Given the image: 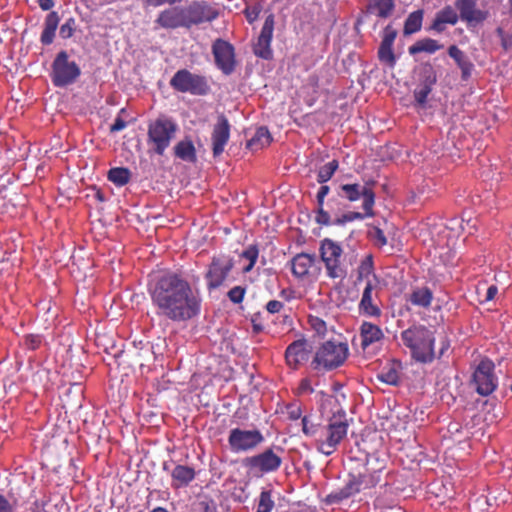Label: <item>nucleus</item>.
Returning <instances> with one entry per match:
<instances>
[{
	"mask_svg": "<svg viewBox=\"0 0 512 512\" xmlns=\"http://www.w3.org/2000/svg\"><path fill=\"white\" fill-rule=\"evenodd\" d=\"M348 345L343 342L326 341L316 351L315 368L331 370L341 366L348 357Z\"/></svg>",
	"mask_w": 512,
	"mask_h": 512,
	"instance_id": "obj_6",
	"label": "nucleus"
},
{
	"mask_svg": "<svg viewBox=\"0 0 512 512\" xmlns=\"http://www.w3.org/2000/svg\"><path fill=\"white\" fill-rule=\"evenodd\" d=\"M378 378L380 381L389 384V385H396L399 382V374L396 369L394 368H388L387 370H383L379 375Z\"/></svg>",
	"mask_w": 512,
	"mask_h": 512,
	"instance_id": "obj_44",
	"label": "nucleus"
},
{
	"mask_svg": "<svg viewBox=\"0 0 512 512\" xmlns=\"http://www.w3.org/2000/svg\"><path fill=\"white\" fill-rule=\"evenodd\" d=\"M457 8L461 18L468 22H481L486 18L483 11L476 9V0H459Z\"/></svg>",
	"mask_w": 512,
	"mask_h": 512,
	"instance_id": "obj_23",
	"label": "nucleus"
},
{
	"mask_svg": "<svg viewBox=\"0 0 512 512\" xmlns=\"http://www.w3.org/2000/svg\"><path fill=\"white\" fill-rule=\"evenodd\" d=\"M230 138V125L224 115H220L212 132V150L215 157L221 155Z\"/></svg>",
	"mask_w": 512,
	"mask_h": 512,
	"instance_id": "obj_21",
	"label": "nucleus"
},
{
	"mask_svg": "<svg viewBox=\"0 0 512 512\" xmlns=\"http://www.w3.org/2000/svg\"><path fill=\"white\" fill-rule=\"evenodd\" d=\"M498 33L501 37V43L505 50H508L512 47V34H504L502 29H498Z\"/></svg>",
	"mask_w": 512,
	"mask_h": 512,
	"instance_id": "obj_55",
	"label": "nucleus"
},
{
	"mask_svg": "<svg viewBox=\"0 0 512 512\" xmlns=\"http://www.w3.org/2000/svg\"><path fill=\"white\" fill-rule=\"evenodd\" d=\"M75 31V19L69 18L64 24L61 25L59 34L63 39L72 37Z\"/></svg>",
	"mask_w": 512,
	"mask_h": 512,
	"instance_id": "obj_45",
	"label": "nucleus"
},
{
	"mask_svg": "<svg viewBox=\"0 0 512 512\" xmlns=\"http://www.w3.org/2000/svg\"><path fill=\"white\" fill-rule=\"evenodd\" d=\"M108 179L117 186H124L130 180V171L123 167L112 168L108 173Z\"/></svg>",
	"mask_w": 512,
	"mask_h": 512,
	"instance_id": "obj_34",
	"label": "nucleus"
},
{
	"mask_svg": "<svg viewBox=\"0 0 512 512\" xmlns=\"http://www.w3.org/2000/svg\"><path fill=\"white\" fill-rule=\"evenodd\" d=\"M432 299V292L427 287H421L411 293L409 301L415 306L427 308L430 306Z\"/></svg>",
	"mask_w": 512,
	"mask_h": 512,
	"instance_id": "obj_32",
	"label": "nucleus"
},
{
	"mask_svg": "<svg viewBox=\"0 0 512 512\" xmlns=\"http://www.w3.org/2000/svg\"><path fill=\"white\" fill-rule=\"evenodd\" d=\"M180 2H182V0H144V4L150 7H160L163 5L173 6Z\"/></svg>",
	"mask_w": 512,
	"mask_h": 512,
	"instance_id": "obj_50",
	"label": "nucleus"
},
{
	"mask_svg": "<svg viewBox=\"0 0 512 512\" xmlns=\"http://www.w3.org/2000/svg\"><path fill=\"white\" fill-rule=\"evenodd\" d=\"M376 286L375 281L367 279L358 305L359 312L365 316L379 317L381 315V310L375 302L377 298Z\"/></svg>",
	"mask_w": 512,
	"mask_h": 512,
	"instance_id": "obj_17",
	"label": "nucleus"
},
{
	"mask_svg": "<svg viewBox=\"0 0 512 512\" xmlns=\"http://www.w3.org/2000/svg\"><path fill=\"white\" fill-rule=\"evenodd\" d=\"M127 126L126 121H124L121 117H117L114 121V123L110 127L111 132H119L125 129Z\"/></svg>",
	"mask_w": 512,
	"mask_h": 512,
	"instance_id": "obj_56",
	"label": "nucleus"
},
{
	"mask_svg": "<svg viewBox=\"0 0 512 512\" xmlns=\"http://www.w3.org/2000/svg\"><path fill=\"white\" fill-rule=\"evenodd\" d=\"M148 292L159 317L185 322L201 312L198 279L189 282L178 273L166 272L151 279Z\"/></svg>",
	"mask_w": 512,
	"mask_h": 512,
	"instance_id": "obj_1",
	"label": "nucleus"
},
{
	"mask_svg": "<svg viewBox=\"0 0 512 512\" xmlns=\"http://www.w3.org/2000/svg\"><path fill=\"white\" fill-rule=\"evenodd\" d=\"M28 341H29L28 345L32 349H35L36 347H38V345L41 342V340L38 336H33V335L28 338Z\"/></svg>",
	"mask_w": 512,
	"mask_h": 512,
	"instance_id": "obj_62",
	"label": "nucleus"
},
{
	"mask_svg": "<svg viewBox=\"0 0 512 512\" xmlns=\"http://www.w3.org/2000/svg\"><path fill=\"white\" fill-rule=\"evenodd\" d=\"M312 346L305 340H297L292 342L286 349L285 358L287 364L292 368H297L299 365L308 361Z\"/></svg>",
	"mask_w": 512,
	"mask_h": 512,
	"instance_id": "obj_18",
	"label": "nucleus"
},
{
	"mask_svg": "<svg viewBox=\"0 0 512 512\" xmlns=\"http://www.w3.org/2000/svg\"><path fill=\"white\" fill-rule=\"evenodd\" d=\"M175 156L187 162L196 160V150L190 139H184L178 142L174 147Z\"/></svg>",
	"mask_w": 512,
	"mask_h": 512,
	"instance_id": "obj_30",
	"label": "nucleus"
},
{
	"mask_svg": "<svg viewBox=\"0 0 512 512\" xmlns=\"http://www.w3.org/2000/svg\"><path fill=\"white\" fill-rule=\"evenodd\" d=\"M288 415L292 420H297L302 415L301 407L297 404H292L288 407Z\"/></svg>",
	"mask_w": 512,
	"mask_h": 512,
	"instance_id": "obj_53",
	"label": "nucleus"
},
{
	"mask_svg": "<svg viewBox=\"0 0 512 512\" xmlns=\"http://www.w3.org/2000/svg\"><path fill=\"white\" fill-rule=\"evenodd\" d=\"M178 131L177 123L161 115L148 124V143L157 155H163Z\"/></svg>",
	"mask_w": 512,
	"mask_h": 512,
	"instance_id": "obj_5",
	"label": "nucleus"
},
{
	"mask_svg": "<svg viewBox=\"0 0 512 512\" xmlns=\"http://www.w3.org/2000/svg\"><path fill=\"white\" fill-rule=\"evenodd\" d=\"M370 237L374 241L375 245L379 247H383L387 244V239L383 231L379 228H373V230L370 231Z\"/></svg>",
	"mask_w": 512,
	"mask_h": 512,
	"instance_id": "obj_48",
	"label": "nucleus"
},
{
	"mask_svg": "<svg viewBox=\"0 0 512 512\" xmlns=\"http://www.w3.org/2000/svg\"><path fill=\"white\" fill-rule=\"evenodd\" d=\"M257 17V14H254V13H247V18L249 20V22H252L254 21V19Z\"/></svg>",
	"mask_w": 512,
	"mask_h": 512,
	"instance_id": "obj_63",
	"label": "nucleus"
},
{
	"mask_svg": "<svg viewBox=\"0 0 512 512\" xmlns=\"http://www.w3.org/2000/svg\"><path fill=\"white\" fill-rule=\"evenodd\" d=\"M244 295H245V290L243 288H241L240 286L233 287L228 292L229 299L235 304L241 303L244 298Z\"/></svg>",
	"mask_w": 512,
	"mask_h": 512,
	"instance_id": "obj_49",
	"label": "nucleus"
},
{
	"mask_svg": "<svg viewBox=\"0 0 512 512\" xmlns=\"http://www.w3.org/2000/svg\"><path fill=\"white\" fill-rule=\"evenodd\" d=\"M403 345L409 349L411 358L422 364L435 359V337L425 326H412L401 333Z\"/></svg>",
	"mask_w": 512,
	"mask_h": 512,
	"instance_id": "obj_3",
	"label": "nucleus"
},
{
	"mask_svg": "<svg viewBox=\"0 0 512 512\" xmlns=\"http://www.w3.org/2000/svg\"><path fill=\"white\" fill-rule=\"evenodd\" d=\"M396 38V32L393 29L386 28L381 41L378 57L381 63L393 67L396 63V57L393 52V43Z\"/></svg>",
	"mask_w": 512,
	"mask_h": 512,
	"instance_id": "obj_22",
	"label": "nucleus"
},
{
	"mask_svg": "<svg viewBox=\"0 0 512 512\" xmlns=\"http://www.w3.org/2000/svg\"><path fill=\"white\" fill-rule=\"evenodd\" d=\"M448 54L451 58L454 59L457 66L460 68L462 72V78L467 79L468 77H470L473 69V64L469 61L464 52L460 50L457 46L452 45L448 49Z\"/></svg>",
	"mask_w": 512,
	"mask_h": 512,
	"instance_id": "obj_26",
	"label": "nucleus"
},
{
	"mask_svg": "<svg viewBox=\"0 0 512 512\" xmlns=\"http://www.w3.org/2000/svg\"><path fill=\"white\" fill-rule=\"evenodd\" d=\"M196 473L192 467L177 465L171 472L172 487L181 488L188 486L194 479Z\"/></svg>",
	"mask_w": 512,
	"mask_h": 512,
	"instance_id": "obj_24",
	"label": "nucleus"
},
{
	"mask_svg": "<svg viewBox=\"0 0 512 512\" xmlns=\"http://www.w3.org/2000/svg\"><path fill=\"white\" fill-rule=\"evenodd\" d=\"M155 23L165 29L187 28L186 10L179 6L164 9L159 13Z\"/></svg>",
	"mask_w": 512,
	"mask_h": 512,
	"instance_id": "obj_15",
	"label": "nucleus"
},
{
	"mask_svg": "<svg viewBox=\"0 0 512 512\" xmlns=\"http://www.w3.org/2000/svg\"><path fill=\"white\" fill-rule=\"evenodd\" d=\"M373 185V181L342 184L339 186L338 195L340 198L349 202L362 200V208L366 211V216H373V207L375 204Z\"/></svg>",
	"mask_w": 512,
	"mask_h": 512,
	"instance_id": "obj_8",
	"label": "nucleus"
},
{
	"mask_svg": "<svg viewBox=\"0 0 512 512\" xmlns=\"http://www.w3.org/2000/svg\"><path fill=\"white\" fill-rule=\"evenodd\" d=\"M258 249L256 246H249L243 253L241 254V258L248 261V264L243 267V272L247 273L252 270L254 267L257 258H258Z\"/></svg>",
	"mask_w": 512,
	"mask_h": 512,
	"instance_id": "obj_40",
	"label": "nucleus"
},
{
	"mask_svg": "<svg viewBox=\"0 0 512 512\" xmlns=\"http://www.w3.org/2000/svg\"><path fill=\"white\" fill-rule=\"evenodd\" d=\"M432 81L425 82L421 86L417 87L414 91V98L419 106H424L427 101V97L432 90Z\"/></svg>",
	"mask_w": 512,
	"mask_h": 512,
	"instance_id": "obj_39",
	"label": "nucleus"
},
{
	"mask_svg": "<svg viewBox=\"0 0 512 512\" xmlns=\"http://www.w3.org/2000/svg\"><path fill=\"white\" fill-rule=\"evenodd\" d=\"M466 227L464 226V221L460 219H452L448 226L445 227V230L455 231L456 233L458 230H465Z\"/></svg>",
	"mask_w": 512,
	"mask_h": 512,
	"instance_id": "obj_52",
	"label": "nucleus"
},
{
	"mask_svg": "<svg viewBox=\"0 0 512 512\" xmlns=\"http://www.w3.org/2000/svg\"><path fill=\"white\" fill-rule=\"evenodd\" d=\"M457 20L458 16L456 11L452 7L448 6L437 13L432 24V28L437 32H442L445 28V24L454 25L457 23Z\"/></svg>",
	"mask_w": 512,
	"mask_h": 512,
	"instance_id": "obj_29",
	"label": "nucleus"
},
{
	"mask_svg": "<svg viewBox=\"0 0 512 512\" xmlns=\"http://www.w3.org/2000/svg\"><path fill=\"white\" fill-rule=\"evenodd\" d=\"M373 272L372 256L368 255L358 267V279L368 278Z\"/></svg>",
	"mask_w": 512,
	"mask_h": 512,
	"instance_id": "obj_43",
	"label": "nucleus"
},
{
	"mask_svg": "<svg viewBox=\"0 0 512 512\" xmlns=\"http://www.w3.org/2000/svg\"><path fill=\"white\" fill-rule=\"evenodd\" d=\"M199 506L203 512H216V506L213 501H201Z\"/></svg>",
	"mask_w": 512,
	"mask_h": 512,
	"instance_id": "obj_57",
	"label": "nucleus"
},
{
	"mask_svg": "<svg viewBox=\"0 0 512 512\" xmlns=\"http://www.w3.org/2000/svg\"><path fill=\"white\" fill-rule=\"evenodd\" d=\"M361 345L363 348L380 341L383 338L382 330L375 324L363 322L360 327Z\"/></svg>",
	"mask_w": 512,
	"mask_h": 512,
	"instance_id": "obj_25",
	"label": "nucleus"
},
{
	"mask_svg": "<svg viewBox=\"0 0 512 512\" xmlns=\"http://www.w3.org/2000/svg\"><path fill=\"white\" fill-rule=\"evenodd\" d=\"M349 422L345 412L334 414L328 424L320 430L307 416L302 418V431L306 436L316 438L318 452L329 456L333 454L340 443L346 438Z\"/></svg>",
	"mask_w": 512,
	"mask_h": 512,
	"instance_id": "obj_2",
	"label": "nucleus"
},
{
	"mask_svg": "<svg viewBox=\"0 0 512 512\" xmlns=\"http://www.w3.org/2000/svg\"><path fill=\"white\" fill-rule=\"evenodd\" d=\"M80 75L78 65L68 60V54L61 51L53 62V83L58 87H63L73 83Z\"/></svg>",
	"mask_w": 512,
	"mask_h": 512,
	"instance_id": "obj_10",
	"label": "nucleus"
},
{
	"mask_svg": "<svg viewBox=\"0 0 512 512\" xmlns=\"http://www.w3.org/2000/svg\"><path fill=\"white\" fill-rule=\"evenodd\" d=\"M394 8L393 0H371V9L379 17H388Z\"/></svg>",
	"mask_w": 512,
	"mask_h": 512,
	"instance_id": "obj_36",
	"label": "nucleus"
},
{
	"mask_svg": "<svg viewBox=\"0 0 512 512\" xmlns=\"http://www.w3.org/2000/svg\"><path fill=\"white\" fill-rule=\"evenodd\" d=\"M283 308V303L278 300H271L266 304V309L269 313H278Z\"/></svg>",
	"mask_w": 512,
	"mask_h": 512,
	"instance_id": "obj_54",
	"label": "nucleus"
},
{
	"mask_svg": "<svg viewBox=\"0 0 512 512\" xmlns=\"http://www.w3.org/2000/svg\"><path fill=\"white\" fill-rule=\"evenodd\" d=\"M347 498H349L347 493L342 488H340L338 490L331 492L330 494H328L326 496V503L327 504H335V503H339L342 500L347 499Z\"/></svg>",
	"mask_w": 512,
	"mask_h": 512,
	"instance_id": "obj_47",
	"label": "nucleus"
},
{
	"mask_svg": "<svg viewBox=\"0 0 512 512\" xmlns=\"http://www.w3.org/2000/svg\"><path fill=\"white\" fill-rule=\"evenodd\" d=\"M274 30V17L269 15L262 26L257 42L254 45V53L263 59L272 57L271 41Z\"/></svg>",
	"mask_w": 512,
	"mask_h": 512,
	"instance_id": "obj_16",
	"label": "nucleus"
},
{
	"mask_svg": "<svg viewBox=\"0 0 512 512\" xmlns=\"http://www.w3.org/2000/svg\"><path fill=\"white\" fill-rule=\"evenodd\" d=\"M271 142V135L266 127H259L255 135L249 140L248 146L251 149H261Z\"/></svg>",
	"mask_w": 512,
	"mask_h": 512,
	"instance_id": "obj_33",
	"label": "nucleus"
},
{
	"mask_svg": "<svg viewBox=\"0 0 512 512\" xmlns=\"http://www.w3.org/2000/svg\"><path fill=\"white\" fill-rule=\"evenodd\" d=\"M366 216V211L364 213L360 212H348L343 214L342 216H337L335 219L331 220V224L334 225H344L347 222H352L355 220H363Z\"/></svg>",
	"mask_w": 512,
	"mask_h": 512,
	"instance_id": "obj_41",
	"label": "nucleus"
},
{
	"mask_svg": "<svg viewBox=\"0 0 512 512\" xmlns=\"http://www.w3.org/2000/svg\"><path fill=\"white\" fill-rule=\"evenodd\" d=\"M498 292V289L495 285H491L486 292L485 301L493 300Z\"/></svg>",
	"mask_w": 512,
	"mask_h": 512,
	"instance_id": "obj_60",
	"label": "nucleus"
},
{
	"mask_svg": "<svg viewBox=\"0 0 512 512\" xmlns=\"http://www.w3.org/2000/svg\"><path fill=\"white\" fill-rule=\"evenodd\" d=\"M232 268L233 261L230 257L220 256L213 258L205 274L208 289L213 290L220 287L226 280Z\"/></svg>",
	"mask_w": 512,
	"mask_h": 512,
	"instance_id": "obj_13",
	"label": "nucleus"
},
{
	"mask_svg": "<svg viewBox=\"0 0 512 512\" xmlns=\"http://www.w3.org/2000/svg\"><path fill=\"white\" fill-rule=\"evenodd\" d=\"M440 45L436 40L431 38H425L418 40L415 44L409 47V53L415 55L417 53L426 52L432 54L437 50L441 49Z\"/></svg>",
	"mask_w": 512,
	"mask_h": 512,
	"instance_id": "obj_31",
	"label": "nucleus"
},
{
	"mask_svg": "<svg viewBox=\"0 0 512 512\" xmlns=\"http://www.w3.org/2000/svg\"><path fill=\"white\" fill-rule=\"evenodd\" d=\"M59 24V16L57 12H50L45 19L44 29L41 34V42L44 45H49L53 42L55 32Z\"/></svg>",
	"mask_w": 512,
	"mask_h": 512,
	"instance_id": "obj_28",
	"label": "nucleus"
},
{
	"mask_svg": "<svg viewBox=\"0 0 512 512\" xmlns=\"http://www.w3.org/2000/svg\"><path fill=\"white\" fill-rule=\"evenodd\" d=\"M0 512H13L12 505L2 495H0Z\"/></svg>",
	"mask_w": 512,
	"mask_h": 512,
	"instance_id": "obj_58",
	"label": "nucleus"
},
{
	"mask_svg": "<svg viewBox=\"0 0 512 512\" xmlns=\"http://www.w3.org/2000/svg\"><path fill=\"white\" fill-rule=\"evenodd\" d=\"M170 84L180 92L203 95L207 92L208 86L205 79L199 75L190 73L187 70L178 71L171 79Z\"/></svg>",
	"mask_w": 512,
	"mask_h": 512,
	"instance_id": "obj_11",
	"label": "nucleus"
},
{
	"mask_svg": "<svg viewBox=\"0 0 512 512\" xmlns=\"http://www.w3.org/2000/svg\"><path fill=\"white\" fill-rule=\"evenodd\" d=\"M264 441V436L258 429L233 428L229 432L228 445L233 453L249 452Z\"/></svg>",
	"mask_w": 512,
	"mask_h": 512,
	"instance_id": "obj_9",
	"label": "nucleus"
},
{
	"mask_svg": "<svg viewBox=\"0 0 512 512\" xmlns=\"http://www.w3.org/2000/svg\"><path fill=\"white\" fill-rule=\"evenodd\" d=\"M274 501L270 491H262L259 497L257 512H271Z\"/></svg>",
	"mask_w": 512,
	"mask_h": 512,
	"instance_id": "obj_42",
	"label": "nucleus"
},
{
	"mask_svg": "<svg viewBox=\"0 0 512 512\" xmlns=\"http://www.w3.org/2000/svg\"><path fill=\"white\" fill-rule=\"evenodd\" d=\"M313 391H314V389L312 388V385H311V382L309 379H303L297 388V393L300 395L311 394V393H313Z\"/></svg>",
	"mask_w": 512,
	"mask_h": 512,
	"instance_id": "obj_51",
	"label": "nucleus"
},
{
	"mask_svg": "<svg viewBox=\"0 0 512 512\" xmlns=\"http://www.w3.org/2000/svg\"><path fill=\"white\" fill-rule=\"evenodd\" d=\"M423 14L422 11H415L411 13L405 21L404 32L405 34H413L421 29Z\"/></svg>",
	"mask_w": 512,
	"mask_h": 512,
	"instance_id": "obj_35",
	"label": "nucleus"
},
{
	"mask_svg": "<svg viewBox=\"0 0 512 512\" xmlns=\"http://www.w3.org/2000/svg\"><path fill=\"white\" fill-rule=\"evenodd\" d=\"M38 4L44 11H48L54 6L53 0H38Z\"/></svg>",
	"mask_w": 512,
	"mask_h": 512,
	"instance_id": "obj_61",
	"label": "nucleus"
},
{
	"mask_svg": "<svg viewBox=\"0 0 512 512\" xmlns=\"http://www.w3.org/2000/svg\"><path fill=\"white\" fill-rule=\"evenodd\" d=\"M329 186L322 185L317 192V211L315 220L318 224L321 225H330L331 217L327 211L324 210V199L329 193Z\"/></svg>",
	"mask_w": 512,
	"mask_h": 512,
	"instance_id": "obj_27",
	"label": "nucleus"
},
{
	"mask_svg": "<svg viewBox=\"0 0 512 512\" xmlns=\"http://www.w3.org/2000/svg\"><path fill=\"white\" fill-rule=\"evenodd\" d=\"M338 168V162L336 160H332L322 167H320L317 174V181L321 184L329 181Z\"/></svg>",
	"mask_w": 512,
	"mask_h": 512,
	"instance_id": "obj_38",
	"label": "nucleus"
},
{
	"mask_svg": "<svg viewBox=\"0 0 512 512\" xmlns=\"http://www.w3.org/2000/svg\"><path fill=\"white\" fill-rule=\"evenodd\" d=\"M186 10L187 28L204 22H211L217 16V12L204 3H193Z\"/></svg>",
	"mask_w": 512,
	"mask_h": 512,
	"instance_id": "obj_19",
	"label": "nucleus"
},
{
	"mask_svg": "<svg viewBox=\"0 0 512 512\" xmlns=\"http://www.w3.org/2000/svg\"><path fill=\"white\" fill-rule=\"evenodd\" d=\"M356 477H362V478H364V483H363V485L368 484L369 486H368L367 488L373 487V486H375V485H376V483H377V480H376V479H375V477H374V476H372V475H362V474H359V475H357Z\"/></svg>",
	"mask_w": 512,
	"mask_h": 512,
	"instance_id": "obj_59",
	"label": "nucleus"
},
{
	"mask_svg": "<svg viewBox=\"0 0 512 512\" xmlns=\"http://www.w3.org/2000/svg\"><path fill=\"white\" fill-rule=\"evenodd\" d=\"M213 54L217 66L229 74L234 69V49L232 45L223 40H217L213 45Z\"/></svg>",
	"mask_w": 512,
	"mask_h": 512,
	"instance_id": "obj_20",
	"label": "nucleus"
},
{
	"mask_svg": "<svg viewBox=\"0 0 512 512\" xmlns=\"http://www.w3.org/2000/svg\"><path fill=\"white\" fill-rule=\"evenodd\" d=\"M292 273L301 279L316 278L320 273L316 256L308 253L297 254L291 261Z\"/></svg>",
	"mask_w": 512,
	"mask_h": 512,
	"instance_id": "obj_14",
	"label": "nucleus"
},
{
	"mask_svg": "<svg viewBox=\"0 0 512 512\" xmlns=\"http://www.w3.org/2000/svg\"><path fill=\"white\" fill-rule=\"evenodd\" d=\"M308 323L311 328L319 335H322L326 331V323L316 316H310L308 319Z\"/></svg>",
	"mask_w": 512,
	"mask_h": 512,
	"instance_id": "obj_46",
	"label": "nucleus"
},
{
	"mask_svg": "<svg viewBox=\"0 0 512 512\" xmlns=\"http://www.w3.org/2000/svg\"><path fill=\"white\" fill-rule=\"evenodd\" d=\"M494 363L489 359H483L473 374L476 390L480 395H490L497 387V378L494 373Z\"/></svg>",
	"mask_w": 512,
	"mask_h": 512,
	"instance_id": "obj_12",
	"label": "nucleus"
},
{
	"mask_svg": "<svg viewBox=\"0 0 512 512\" xmlns=\"http://www.w3.org/2000/svg\"><path fill=\"white\" fill-rule=\"evenodd\" d=\"M282 453L280 447L267 448L261 453L245 458L243 465L254 475L273 473L282 465Z\"/></svg>",
	"mask_w": 512,
	"mask_h": 512,
	"instance_id": "obj_7",
	"label": "nucleus"
},
{
	"mask_svg": "<svg viewBox=\"0 0 512 512\" xmlns=\"http://www.w3.org/2000/svg\"><path fill=\"white\" fill-rule=\"evenodd\" d=\"M319 253L326 275L330 279L343 281L348 274V266L340 244L325 238L320 242Z\"/></svg>",
	"mask_w": 512,
	"mask_h": 512,
	"instance_id": "obj_4",
	"label": "nucleus"
},
{
	"mask_svg": "<svg viewBox=\"0 0 512 512\" xmlns=\"http://www.w3.org/2000/svg\"><path fill=\"white\" fill-rule=\"evenodd\" d=\"M364 478L356 477V475H350V478L346 485L342 488L348 495V497L360 492L363 489H367L368 484L363 485Z\"/></svg>",
	"mask_w": 512,
	"mask_h": 512,
	"instance_id": "obj_37",
	"label": "nucleus"
}]
</instances>
